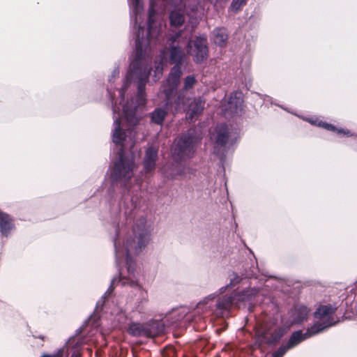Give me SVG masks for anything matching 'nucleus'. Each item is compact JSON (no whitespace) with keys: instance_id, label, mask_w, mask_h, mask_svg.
Returning a JSON list of instances; mask_svg holds the SVG:
<instances>
[{"instance_id":"1","label":"nucleus","mask_w":357,"mask_h":357,"mask_svg":"<svg viewBox=\"0 0 357 357\" xmlns=\"http://www.w3.org/2000/svg\"><path fill=\"white\" fill-rule=\"evenodd\" d=\"M204 0H173L174 8L169 13V22L172 26H180L184 22L185 14L190 23H196V17L204 10Z\"/></svg>"},{"instance_id":"2","label":"nucleus","mask_w":357,"mask_h":357,"mask_svg":"<svg viewBox=\"0 0 357 357\" xmlns=\"http://www.w3.org/2000/svg\"><path fill=\"white\" fill-rule=\"evenodd\" d=\"M137 64H138V61L136 60L135 62L132 63L130 68H132V73L133 75H137L140 81L138 86V93L137 96V105H132L133 102H132L130 105H126L123 106L124 117L129 124L132 126L138 123L140 119L139 116L137 114L138 107L144 106L146 103L144 86L146 81L151 73L150 70L146 68H145L143 71L137 68H135V65Z\"/></svg>"},{"instance_id":"3","label":"nucleus","mask_w":357,"mask_h":357,"mask_svg":"<svg viewBox=\"0 0 357 357\" xmlns=\"http://www.w3.org/2000/svg\"><path fill=\"white\" fill-rule=\"evenodd\" d=\"M155 10L153 3H151V6L149 10V26L148 32L145 38L143 36L140 37L141 31L144 33V28L139 26V31L136 40V51L138 56V59L142 56L143 52H146L148 47H150L152 45H154L156 43V40L160 35L162 30V24H158L154 21Z\"/></svg>"},{"instance_id":"4","label":"nucleus","mask_w":357,"mask_h":357,"mask_svg":"<svg viewBox=\"0 0 357 357\" xmlns=\"http://www.w3.org/2000/svg\"><path fill=\"white\" fill-rule=\"evenodd\" d=\"M175 110H183L186 112V119L190 122L195 121L204 108L205 101L198 98H186L184 91H181L174 102Z\"/></svg>"},{"instance_id":"5","label":"nucleus","mask_w":357,"mask_h":357,"mask_svg":"<svg viewBox=\"0 0 357 357\" xmlns=\"http://www.w3.org/2000/svg\"><path fill=\"white\" fill-rule=\"evenodd\" d=\"M149 241V238L147 234H141L137 238V245L135 239L127 240L124 248H117L115 244V249L117 257H120L123 255L126 257V263L128 265V271L132 273L134 267L132 261L130 259V255L132 253L137 254L142 248H144L146 243Z\"/></svg>"},{"instance_id":"6","label":"nucleus","mask_w":357,"mask_h":357,"mask_svg":"<svg viewBox=\"0 0 357 357\" xmlns=\"http://www.w3.org/2000/svg\"><path fill=\"white\" fill-rule=\"evenodd\" d=\"M119 154V160L114 165L112 176L114 181H128L132 177L136 166L132 158L123 157V147L121 148Z\"/></svg>"},{"instance_id":"7","label":"nucleus","mask_w":357,"mask_h":357,"mask_svg":"<svg viewBox=\"0 0 357 357\" xmlns=\"http://www.w3.org/2000/svg\"><path fill=\"white\" fill-rule=\"evenodd\" d=\"M169 40L171 41L169 61L181 66L185 57V53L183 48V47L187 48L188 36H183L182 32H179L172 36Z\"/></svg>"},{"instance_id":"8","label":"nucleus","mask_w":357,"mask_h":357,"mask_svg":"<svg viewBox=\"0 0 357 357\" xmlns=\"http://www.w3.org/2000/svg\"><path fill=\"white\" fill-rule=\"evenodd\" d=\"M208 52L206 38L197 37L195 40H190L188 36L187 54L192 56L195 63H202L206 60Z\"/></svg>"},{"instance_id":"9","label":"nucleus","mask_w":357,"mask_h":357,"mask_svg":"<svg viewBox=\"0 0 357 357\" xmlns=\"http://www.w3.org/2000/svg\"><path fill=\"white\" fill-rule=\"evenodd\" d=\"M194 153V138L190 136H183L176 142L173 149V155L176 160L189 158Z\"/></svg>"},{"instance_id":"10","label":"nucleus","mask_w":357,"mask_h":357,"mask_svg":"<svg viewBox=\"0 0 357 357\" xmlns=\"http://www.w3.org/2000/svg\"><path fill=\"white\" fill-rule=\"evenodd\" d=\"M335 312V308H333L331 305H322L319 307L314 312V317L316 319L315 323L312 326L321 328L320 332L323 331L325 328L333 325L332 315Z\"/></svg>"},{"instance_id":"11","label":"nucleus","mask_w":357,"mask_h":357,"mask_svg":"<svg viewBox=\"0 0 357 357\" xmlns=\"http://www.w3.org/2000/svg\"><path fill=\"white\" fill-rule=\"evenodd\" d=\"M182 75L181 66L175 65L171 70L167 77L165 85H164V92L167 98V105L170 100L171 96L176 90L180 82V77Z\"/></svg>"},{"instance_id":"12","label":"nucleus","mask_w":357,"mask_h":357,"mask_svg":"<svg viewBox=\"0 0 357 357\" xmlns=\"http://www.w3.org/2000/svg\"><path fill=\"white\" fill-rule=\"evenodd\" d=\"M229 136V130L227 125L224 123L218 124L215 128V131L212 133L211 139L215 143L214 153L218 154V148L223 147L227 142Z\"/></svg>"},{"instance_id":"13","label":"nucleus","mask_w":357,"mask_h":357,"mask_svg":"<svg viewBox=\"0 0 357 357\" xmlns=\"http://www.w3.org/2000/svg\"><path fill=\"white\" fill-rule=\"evenodd\" d=\"M317 327L318 326H317ZM315 328L316 326H311L304 333H303L302 331H298L293 333L287 345L289 347V348L291 349L294 346L297 345L298 344H299L303 340L320 333V328H317L318 329L316 330Z\"/></svg>"},{"instance_id":"14","label":"nucleus","mask_w":357,"mask_h":357,"mask_svg":"<svg viewBox=\"0 0 357 357\" xmlns=\"http://www.w3.org/2000/svg\"><path fill=\"white\" fill-rule=\"evenodd\" d=\"M243 109V99L241 93L235 92L231 93L227 104L225 105V110L232 114H238Z\"/></svg>"},{"instance_id":"15","label":"nucleus","mask_w":357,"mask_h":357,"mask_svg":"<svg viewBox=\"0 0 357 357\" xmlns=\"http://www.w3.org/2000/svg\"><path fill=\"white\" fill-rule=\"evenodd\" d=\"M157 158L158 149L153 147L147 149L144 160V167L146 172H150L155 169Z\"/></svg>"},{"instance_id":"16","label":"nucleus","mask_w":357,"mask_h":357,"mask_svg":"<svg viewBox=\"0 0 357 357\" xmlns=\"http://www.w3.org/2000/svg\"><path fill=\"white\" fill-rule=\"evenodd\" d=\"M13 228L12 218L7 213L0 211V232L1 234L7 236Z\"/></svg>"},{"instance_id":"17","label":"nucleus","mask_w":357,"mask_h":357,"mask_svg":"<svg viewBox=\"0 0 357 357\" xmlns=\"http://www.w3.org/2000/svg\"><path fill=\"white\" fill-rule=\"evenodd\" d=\"M214 43L219 46H224L227 40V33L225 29L217 28L213 32Z\"/></svg>"},{"instance_id":"18","label":"nucleus","mask_w":357,"mask_h":357,"mask_svg":"<svg viewBox=\"0 0 357 357\" xmlns=\"http://www.w3.org/2000/svg\"><path fill=\"white\" fill-rule=\"evenodd\" d=\"M114 130L113 132V142L116 144H121L122 142L125 139L126 135L121 130V121L116 119L114 122Z\"/></svg>"},{"instance_id":"19","label":"nucleus","mask_w":357,"mask_h":357,"mask_svg":"<svg viewBox=\"0 0 357 357\" xmlns=\"http://www.w3.org/2000/svg\"><path fill=\"white\" fill-rule=\"evenodd\" d=\"M167 115V112L161 108L155 109L151 113V121L158 125L162 123L165 116Z\"/></svg>"},{"instance_id":"20","label":"nucleus","mask_w":357,"mask_h":357,"mask_svg":"<svg viewBox=\"0 0 357 357\" xmlns=\"http://www.w3.org/2000/svg\"><path fill=\"white\" fill-rule=\"evenodd\" d=\"M286 333V331L283 328H278L274 330L271 335V338L268 340L270 343L277 342Z\"/></svg>"},{"instance_id":"21","label":"nucleus","mask_w":357,"mask_h":357,"mask_svg":"<svg viewBox=\"0 0 357 357\" xmlns=\"http://www.w3.org/2000/svg\"><path fill=\"white\" fill-rule=\"evenodd\" d=\"M130 4L132 8L133 13L135 15V20L137 21V17L142 10V5L141 0H130Z\"/></svg>"},{"instance_id":"22","label":"nucleus","mask_w":357,"mask_h":357,"mask_svg":"<svg viewBox=\"0 0 357 357\" xmlns=\"http://www.w3.org/2000/svg\"><path fill=\"white\" fill-rule=\"evenodd\" d=\"M232 303V298L231 296H225L221 301H219L217 303V307L220 309L227 310L229 307Z\"/></svg>"},{"instance_id":"23","label":"nucleus","mask_w":357,"mask_h":357,"mask_svg":"<svg viewBox=\"0 0 357 357\" xmlns=\"http://www.w3.org/2000/svg\"><path fill=\"white\" fill-rule=\"evenodd\" d=\"M197 83V80L194 75L187 76L184 79L183 91L192 89Z\"/></svg>"},{"instance_id":"24","label":"nucleus","mask_w":357,"mask_h":357,"mask_svg":"<svg viewBox=\"0 0 357 357\" xmlns=\"http://www.w3.org/2000/svg\"><path fill=\"white\" fill-rule=\"evenodd\" d=\"M162 71H163L162 62V61H160L158 63H156L155 69L153 70L154 73H153V77L154 82H157L158 80L160 79V78L162 75Z\"/></svg>"},{"instance_id":"25","label":"nucleus","mask_w":357,"mask_h":357,"mask_svg":"<svg viewBox=\"0 0 357 357\" xmlns=\"http://www.w3.org/2000/svg\"><path fill=\"white\" fill-rule=\"evenodd\" d=\"M319 125L323 128H324L325 129L328 130H332V131H336L338 132V133H344V134H348L349 133V131L347 132H344L343 130L342 129H336L335 126H333V125L331 124H329L328 123H325V122H320L319 123Z\"/></svg>"},{"instance_id":"26","label":"nucleus","mask_w":357,"mask_h":357,"mask_svg":"<svg viewBox=\"0 0 357 357\" xmlns=\"http://www.w3.org/2000/svg\"><path fill=\"white\" fill-rule=\"evenodd\" d=\"M287 345L281 346L278 351L273 354V357H282L284 354L289 349Z\"/></svg>"},{"instance_id":"27","label":"nucleus","mask_w":357,"mask_h":357,"mask_svg":"<svg viewBox=\"0 0 357 357\" xmlns=\"http://www.w3.org/2000/svg\"><path fill=\"white\" fill-rule=\"evenodd\" d=\"M247 0H233L231 3V8L233 10L237 11L245 3Z\"/></svg>"},{"instance_id":"28","label":"nucleus","mask_w":357,"mask_h":357,"mask_svg":"<svg viewBox=\"0 0 357 357\" xmlns=\"http://www.w3.org/2000/svg\"><path fill=\"white\" fill-rule=\"evenodd\" d=\"M64 349H61L52 354H43L40 357H64Z\"/></svg>"},{"instance_id":"29","label":"nucleus","mask_w":357,"mask_h":357,"mask_svg":"<svg viewBox=\"0 0 357 357\" xmlns=\"http://www.w3.org/2000/svg\"><path fill=\"white\" fill-rule=\"evenodd\" d=\"M130 331L135 335H138L140 334L139 326L137 324H133L130 326Z\"/></svg>"},{"instance_id":"30","label":"nucleus","mask_w":357,"mask_h":357,"mask_svg":"<svg viewBox=\"0 0 357 357\" xmlns=\"http://www.w3.org/2000/svg\"><path fill=\"white\" fill-rule=\"evenodd\" d=\"M126 84H125V86L119 91L120 95L122 96V98H123V93L126 89Z\"/></svg>"},{"instance_id":"31","label":"nucleus","mask_w":357,"mask_h":357,"mask_svg":"<svg viewBox=\"0 0 357 357\" xmlns=\"http://www.w3.org/2000/svg\"><path fill=\"white\" fill-rule=\"evenodd\" d=\"M71 357H79V354L77 353L76 351H74L72 355H71Z\"/></svg>"},{"instance_id":"32","label":"nucleus","mask_w":357,"mask_h":357,"mask_svg":"<svg viewBox=\"0 0 357 357\" xmlns=\"http://www.w3.org/2000/svg\"><path fill=\"white\" fill-rule=\"evenodd\" d=\"M119 75V71L117 70H115L114 72H113V75L112 76L113 77H116Z\"/></svg>"}]
</instances>
